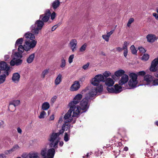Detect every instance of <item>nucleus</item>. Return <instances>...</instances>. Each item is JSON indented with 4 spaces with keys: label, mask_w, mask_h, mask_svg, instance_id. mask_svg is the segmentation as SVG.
<instances>
[{
    "label": "nucleus",
    "mask_w": 158,
    "mask_h": 158,
    "mask_svg": "<svg viewBox=\"0 0 158 158\" xmlns=\"http://www.w3.org/2000/svg\"><path fill=\"white\" fill-rule=\"evenodd\" d=\"M66 65V60L63 57L61 58L60 60V67L61 68L64 69L65 68Z\"/></svg>",
    "instance_id": "obj_29"
},
{
    "label": "nucleus",
    "mask_w": 158,
    "mask_h": 158,
    "mask_svg": "<svg viewBox=\"0 0 158 158\" xmlns=\"http://www.w3.org/2000/svg\"><path fill=\"white\" fill-rule=\"evenodd\" d=\"M146 38L148 41L149 42H153L156 40L155 36L154 35H148Z\"/></svg>",
    "instance_id": "obj_26"
},
{
    "label": "nucleus",
    "mask_w": 158,
    "mask_h": 158,
    "mask_svg": "<svg viewBox=\"0 0 158 158\" xmlns=\"http://www.w3.org/2000/svg\"><path fill=\"white\" fill-rule=\"evenodd\" d=\"M114 90L118 91V93L122 91V87L119 86L118 84H115L114 86Z\"/></svg>",
    "instance_id": "obj_35"
},
{
    "label": "nucleus",
    "mask_w": 158,
    "mask_h": 158,
    "mask_svg": "<svg viewBox=\"0 0 158 158\" xmlns=\"http://www.w3.org/2000/svg\"><path fill=\"white\" fill-rule=\"evenodd\" d=\"M17 131L20 134H22V130L19 127H18L17 128Z\"/></svg>",
    "instance_id": "obj_58"
},
{
    "label": "nucleus",
    "mask_w": 158,
    "mask_h": 158,
    "mask_svg": "<svg viewBox=\"0 0 158 158\" xmlns=\"http://www.w3.org/2000/svg\"><path fill=\"white\" fill-rule=\"evenodd\" d=\"M63 121V118L62 117H60L58 120V123H61Z\"/></svg>",
    "instance_id": "obj_59"
},
{
    "label": "nucleus",
    "mask_w": 158,
    "mask_h": 158,
    "mask_svg": "<svg viewBox=\"0 0 158 158\" xmlns=\"http://www.w3.org/2000/svg\"><path fill=\"white\" fill-rule=\"evenodd\" d=\"M130 79L128 82V85L131 88H134L137 86L138 81L137 80L138 75L136 73H132L129 74Z\"/></svg>",
    "instance_id": "obj_7"
},
{
    "label": "nucleus",
    "mask_w": 158,
    "mask_h": 158,
    "mask_svg": "<svg viewBox=\"0 0 158 158\" xmlns=\"http://www.w3.org/2000/svg\"><path fill=\"white\" fill-rule=\"evenodd\" d=\"M35 57V54L34 53L30 54L27 58V62L28 64H31L32 63L34 60Z\"/></svg>",
    "instance_id": "obj_22"
},
{
    "label": "nucleus",
    "mask_w": 158,
    "mask_h": 158,
    "mask_svg": "<svg viewBox=\"0 0 158 158\" xmlns=\"http://www.w3.org/2000/svg\"><path fill=\"white\" fill-rule=\"evenodd\" d=\"M19 147L18 145H16L14 146L13 148H12L13 152L15 151L18 150H19Z\"/></svg>",
    "instance_id": "obj_47"
},
{
    "label": "nucleus",
    "mask_w": 158,
    "mask_h": 158,
    "mask_svg": "<svg viewBox=\"0 0 158 158\" xmlns=\"http://www.w3.org/2000/svg\"><path fill=\"white\" fill-rule=\"evenodd\" d=\"M49 70V69H47L44 70L41 73V77L44 78L45 76L48 73Z\"/></svg>",
    "instance_id": "obj_33"
},
{
    "label": "nucleus",
    "mask_w": 158,
    "mask_h": 158,
    "mask_svg": "<svg viewBox=\"0 0 158 158\" xmlns=\"http://www.w3.org/2000/svg\"><path fill=\"white\" fill-rule=\"evenodd\" d=\"M69 111L77 118L80 115L81 112V108L78 105H69Z\"/></svg>",
    "instance_id": "obj_8"
},
{
    "label": "nucleus",
    "mask_w": 158,
    "mask_h": 158,
    "mask_svg": "<svg viewBox=\"0 0 158 158\" xmlns=\"http://www.w3.org/2000/svg\"><path fill=\"white\" fill-rule=\"evenodd\" d=\"M23 41V38H20L18 39L16 41L15 44V47H16L18 45H21Z\"/></svg>",
    "instance_id": "obj_34"
},
{
    "label": "nucleus",
    "mask_w": 158,
    "mask_h": 158,
    "mask_svg": "<svg viewBox=\"0 0 158 158\" xmlns=\"http://www.w3.org/2000/svg\"><path fill=\"white\" fill-rule=\"evenodd\" d=\"M69 139V135H68L67 133L65 132L64 133V140L65 142H67Z\"/></svg>",
    "instance_id": "obj_44"
},
{
    "label": "nucleus",
    "mask_w": 158,
    "mask_h": 158,
    "mask_svg": "<svg viewBox=\"0 0 158 158\" xmlns=\"http://www.w3.org/2000/svg\"><path fill=\"white\" fill-rule=\"evenodd\" d=\"M0 69L1 70H5V72H8L10 67L8 66L5 62L2 61L0 62Z\"/></svg>",
    "instance_id": "obj_19"
},
{
    "label": "nucleus",
    "mask_w": 158,
    "mask_h": 158,
    "mask_svg": "<svg viewBox=\"0 0 158 158\" xmlns=\"http://www.w3.org/2000/svg\"><path fill=\"white\" fill-rule=\"evenodd\" d=\"M97 89L95 88H91L89 90L88 93L86 95V96L88 98L90 99L96 96L97 94Z\"/></svg>",
    "instance_id": "obj_17"
},
{
    "label": "nucleus",
    "mask_w": 158,
    "mask_h": 158,
    "mask_svg": "<svg viewBox=\"0 0 158 158\" xmlns=\"http://www.w3.org/2000/svg\"><path fill=\"white\" fill-rule=\"evenodd\" d=\"M32 47V45H31ZM26 45V43H25L23 46L20 45L18 46V50L19 52H17L12 55L13 59L10 62V64L12 66L15 65H18L21 64L22 62V60L20 59L22 57V53L25 50L26 51H30L31 48V46L30 45ZM33 47V46H32Z\"/></svg>",
    "instance_id": "obj_1"
},
{
    "label": "nucleus",
    "mask_w": 158,
    "mask_h": 158,
    "mask_svg": "<svg viewBox=\"0 0 158 158\" xmlns=\"http://www.w3.org/2000/svg\"><path fill=\"white\" fill-rule=\"evenodd\" d=\"M102 37L106 42L109 41V37L106 35H103Z\"/></svg>",
    "instance_id": "obj_49"
},
{
    "label": "nucleus",
    "mask_w": 158,
    "mask_h": 158,
    "mask_svg": "<svg viewBox=\"0 0 158 158\" xmlns=\"http://www.w3.org/2000/svg\"><path fill=\"white\" fill-rule=\"evenodd\" d=\"M0 158H6V156L3 154L0 155Z\"/></svg>",
    "instance_id": "obj_64"
},
{
    "label": "nucleus",
    "mask_w": 158,
    "mask_h": 158,
    "mask_svg": "<svg viewBox=\"0 0 158 158\" xmlns=\"http://www.w3.org/2000/svg\"><path fill=\"white\" fill-rule=\"evenodd\" d=\"M64 123L62 126V129L60 130L59 132L61 134H63L64 131H69L71 128H72L73 126H72L70 123L67 122H64Z\"/></svg>",
    "instance_id": "obj_14"
},
{
    "label": "nucleus",
    "mask_w": 158,
    "mask_h": 158,
    "mask_svg": "<svg viewBox=\"0 0 158 158\" xmlns=\"http://www.w3.org/2000/svg\"><path fill=\"white\" fill-rule=\"evenodd\" d=\"M77 42L75 39L71 40L69 44V46L70 48L73 52L75 51L77 48Z\"/></svg>",
    "instance_id": "obj_16"
},
{
    "label": "nucleus",
    "mask_w": 158,
    "mask_h": 158,
    "mask_svg": "<svg viewBox=\"0 0 158 158\" xmlns=\"http://www.w3.org/2000/svg\"><path fill=\"white\" fill-rule=\"evenodd\" d=\"M149 58V55L147 54H144L142 57V59L144 61L148 60Z\"/></svg>",
    "instance_id": "obj_41"
},
{
    "label": "nucleus",
    "mask_w": 158,
    "mask_h": 158,
    "mask_svg": "<svg viewBox=\"0 0 158 158\" xmlns=\"http://www.w3.org/2000/svg\"><path fill=\"white\" fill-rule=\"evenodd\" d=\"M46 115V113L44 111H42L40 112V115L38 117L40 119L43 118Z\"/></svg>",
    "instance_id": "obj_39"
},
{
    "label": "nucleus",
    "mask_w": 158,
    "mask_h": 158,
    "mask_svg": "<svg viewBox=\"0 0 158 158\" xmlns=\"http://www.w3.org/2000/svg\"><path fill=\"white\" fill-rule=\"evenodd\" d=\"M60 4V2L57 0H55L52 3V7L54 9L57 8Z\"/></svg>",
    "instance_id": "obj_31"
},
{
    "label": "nucleus",
    "mask_w": 158,
    "mask_h": 158,
    "mask_svg": "<svg viewBox=\"0 0 158 158\" xmlns=\"http://www.w3.org/2000/svg\"><path fill=\"white\" fill-rule=\"evenodd\" d=\"M74 57V55L72 54L68 58V61L69 64L71 63L73 61V59Z\"/></svg>",
    "instance_id": "obj_45"
},
{
    "label": "nucleus",
    "mask_w": 158,
    "mask_h": 158,
    "mask_svg": "<svg viewBox=\"0 0 158 158\" xmlns=\"http://www.w3.org/2000/svg\"><path fill=\"white\" fill-rule=\"evenodd\" d=\"M10 58V56L8 55H6L5 56V60H7Z\"/></svg>",
    "instance_id": "obj_60"
},
{
    "label": "nucleus",
    "mask_w": 158,
    "mask_h": 158,
    "mask_svg": "<svg viewBox=\"0 0 158 158\" xmlns=\"http://www.w3.org/2000/svg\"><path fill=\"white\" fill-rule=\"evenodd\" d=\"M50 15L51 12L48 9L47 10L44 14L40 15V19L44 23L46 22L48 20Z\"/></svg>",
    "instance_id": "obj_12"
},
{
    "label": "nucleus",
    "mask_w": 158,
    "mask_h": 158,
    "mask_svg": "<svg viewBox=\"0 0 158 158\" xmlns=\"http://www.w3.org/2000/svg\"><path fill=\"white\" fill-rule=\"evenodd\" d=\"M111 73L109 71H106L103 73V76L104 77L106 78L110 76L111 75Z\"/></svg>",
    "instance_id": "obj_43"
},
{
    "label": "nucleus",
    "mask_w": 158,
    "mask_h": 158,
    "mask_svg": "<svg viewBox=\"0 0 158 158\" xmlns=\"http://www.w3.org/2000/svg\"><path fill=\"white\" fill-rule=\"evenodd\" d=\"M123 55L125 57H126L127 55V53L128 52V49L127 50H123Z\"/></svg>",
    "instance_id": "obj_54"
},
{
    "label": "nucleus",
    "mask_w": 158,
    "mask_h": 158,
    "mask_svg": "<svg viewBox=\"0 0 158 158\" xmlns=\"http://www.w3.org/2000/svg\"><path fill=\"white\" fill-rule=\"evenodd\" d=\"M64 122L69 123L72 122L74 123L76 121L77 118L69 110L64 116Z\"/></svg>",
    "instance_id": "obj_9"
},
{
    "label": "nucleus",
    "mask_w": 158,
    "mask_h": 158,
    "mask_svg": "<svg viewBox=\"0 0 158 158\" xmlns=\"http://www.w3.org/2000/svg\"><path fill=\"white\" fill-rule=\"evenodd\" d=\"M20 104V101L19 100H16L13 101L12 102L10 103L9 105H13L15 107L18 106Z\"/></svg>",
    "instance_id": "obj_37"
},
{
    "label": "nucleus",
    "mask_w": 158,
    "mask_h": 158,
    "mask_svg": "<svg viewBox=\"0 0 158 158\" xmlns=\"http://www.w3.org/2000/svg\"><path fill=\"white\" fill-rule=\"evenodd\" d=\"M106 89L108 92L110 93L118 94L119 92H118V91L114 90V88L113 87H107Z\"/></svg>",
    "instance_id": "obj_30"
},
{
    "label": "nucleus",
    "mask_w": 158,
    "mask_h": 158,
    "mask_svg": "<svg viewBox=\"0 0 158 158\" xmlns=\"http://www.w3.org/2000/svg\"><path fill=\"white\" fill-rule=\"evenodd\" d=\"M125 71L122 69L118 70L114 72V75L117 77H119L124 74Z\"/></svg>",
    "instance_id": "obj_24"
},
{
    "label": "nucleus",
    "mask_w": 158,
    "mask_h": 158,
    "mask_svg": "<svg viewBox=\"0 0 158 158\" xmlns=\"http://www.w3.org/2000/svg\"><path fill=\"white\" fill-rule=\"evenodd\" d=\"M87 44H84L82 45L79 49V51L80 52H83L86 49Z\"/></svg>",
    "instance_id": "obj_40"
},
{
    "label": "nucleus",
    "mask_w": 158,
    "mask_h": 158,
    "mask_svg": "<svg viewBox=\"0 0 158 158\" xmlns=\"http://www.w3.org/2000/svg\"><path fill=\"white\" fill-rule=\"evenodd\" d=\"M95 77L99 82L102 81L105 82L104 77L103 76L102 74L97 75L95 76Z\"/></svg>",
    "instance_id": "obj_28"
},
{
    "label": "nucleus",
    "mask_w": 158,
    "mask_h": 158,
    "mask_svg": "<svg viewBox=\"0 0 158 158\" xmlns=\"http://www.w3.org/2000/svg\"><path fill=\"white\" fill-rule=\"evenodd\" d=\"M99 81L94 77L92 79L91 83L94 86H98L99 85Z\"/></svg>",
    "instance_id": "obj_32"
},
{
    "label": "nucleus",
    "mask_w": 158,
    "mask_h": 158,
    "mask_svg": "<svg viewBox=\"0 0 158 158\" xmlns=\"http://www.w3.org/2000/svg\"><path fill=\"white\" fill-rule=\"evenodd\" d=\"M54 119V115H52L50 117L49 120H53Z\"/></svg>",
    "instance_id": "obj_61"
},
{
    "label": "nucleus",
    "mask_w": 158,
    "mask_h": 158,
    "mask_svg": "<svg viewBox=\"0 0 158 158\" xmlns=\"http://www.w3.org/2000/svg\"><path fill=\"white\" fill-rule=\"evenodd\" d=\"M58 27V26L57 25H55L53 26L52 28V31H53L55 30Z\"/></svg>",
    "instance_id": "obj_57"
},
{
    "label": "nucleus",
    "mask_w": 158,
    "mask_h": 158,
    "mask_svg": "<svg viewBox=\"0 0 158 158\" xmlns=\"http://www.w3.org/2000/svg\"><path fill=\"white\" fill-rule=\"evenodd\" d=\"M89 64H90L89 63V62H88L86 64L84 65L83 66V67H82L83 69L84 70L87 69L88 68V67L89 66Z\"/></svg>",
    "instance_id": "obj_50"
},
{
    "label": "nucleus",
    "mask_w": 158,
    "mask_h": 158,
    "mask_svg": "<svg viewBox=\"0 0 158 158\" xmlns=\"http://www.w3.org/2000/svg\"><path fill=\"white\" fill-rule=\"evenodd\" d=\"M9 75L8 72H5L4 73L0 76V84L3 83L5 81L6 76Z\"/></svg>",
    "instance_id": "obj_23"
},
{
    "label": "nucleus",
    "mask_w": 158,
    "mask_h": 158,
    "mask_svg": "<svg viewBox=\"0 0 158 158\" xmlns=\"http://www.w3.org/2000/svg\"><path fill=\"white\" fill-rule=\"evenodd\" d=\"M49 107L50 105L48 102H44L42 104V109L44 110H48Z\"/></svg>",
    "instance_id": "obj_27"
},
{
    "label": "nucleus",
    "mask_w": 158,
    "mask_h": 158,
    "mask_svg": "<svg viewBox=\"0 0 158 158\" xmlns=\"http://www.w3.org/2000/svg\"><path fill=\"white\" fill-rule=\"evenodd\" d=\"M131 52L132 54H135L137 53V51L135 49L134 50H133L131 51Z\"/></svg>",
    "instance_id": "obj_62"
},
{
    "label": "nucleus",
    "mask_w": 158,
    "mask_h": 158,
    "mask_svg": "<svg viewBox=\"0 0 158 158\" xmlns=\"http://www.w3.org/2000/svg\"><path fill=\"white\" fill-rule=\"evenodd\" d=\"M95 89H97V93H100L103 90V86L101 84H99Z\"/></svg>",
    "instance_id": "obj_36"
},
{
    "label": "nucleus",
    "mask_w": 158,
    "mask_h": 158,
    "mask_svg": "<svg viewBox=\"0 0 158 158\" xmlns=\"http://www.w3.org/2000/svg\"><path fill=\"white\" fill-rule=\"evenodd\" d=\"M153 16L154 17L156 20H158V14H156V13H153Z\"/></svg>",
    "instance_id": "obj_56"
},
{
    "label": "nucleus",
    "mask_w": 158,
    "mask_h": 158,
    "mask_svg": "<svg viewBox=\"0 0 158 158\" xmlns=\"http://www.w3.org/2000/svg\"><path fill=\"white\" fill-rule=\"evenodd\" d=\"M134 21V19L133 18H130L127 23V26L128 27H129L131 24Z\"/></svg>",
    "instance_id": "obj_46"
},
{
    "label": "nucleus",
    "mask_w": 158,
    "mask_h": 158,
    "mask_svg": "<svg viewBox=\"0 0 158 158\" xmlns=\"http://www.w3.org/2000/svg\"><path fill=\"white\" fill-rule=\"evenodd\" d=\"M81 87L80 84L78 81H74L71 86L70 90L71 91L73 92L78 90Z\"/></svg>",
    "instance_id": "obj_15"
},
{
    "label": "nucleus",
    "mask_w": 158,
    "mask_h": 158,
    "mask_svg": "<svg viewBox=\"0 0 158 158\" xmlns=\"http://www.w3.org/2000/svg\"><path fill=\"white\" fill-rule=\"evenodd\" d=\"M158 56L157 58L154 59L152 62L151 66L150 68L151 71L154 72L157 71L155 73L154 75L157 77H158Z\"/></svg>",
    "instance_id": "obj_10"
},
{
    "label": "nucleus",
    "mask_w": 158,
    "mask_h": 158,
    "mask_svg": "<svg viewBox=\"0 0 158 158\" xmlns=\"http://www.w3.org/2000/svg\"><path fill=\"white\" fill-rule=\"evenodd\" d=\"M25 39V43H26V45L31 46V47L33 48H34L36 44L37 41L34 39L35 38L34 35L32 33L28 32L26 33L24 35V37Z\"/></svg>",
    "instance_id": "obj_2"
},
{
    "label": "nucleus",
    "mask_w": 158,
    "mask_h": 158,
    "mask_svg": "<svg viewBox=\"0 0 158 158\" xmlns=\"http://www.w3.org/2000/svg\"><path fill=\"white\" fill-rule=\"evenodd\" d=\"M129 77L127 74H124L121 77L120 80L119 81V84L122 85L126 83L128 81Z\"/></svg>",
    "instance_id": "obj_18"
},
{
    "label": "nucleus",
    "mask_w": 158,
    "mask_h": 158,
    "mask_svg": "<svg viewBox=\"0 0 158 158\" xmlns=\"http://www.w3.org/2000/svg\"><path fill=\"white\" fill-rule=\"evenodd\" d=\"M44 25V23L41 20H37L35 23V26L32 25L31 27V31L35 35L38 34Z\"/></svg>",
    "instance_id": "obj_5"
},
{
    "label": "nucleus",
    "mask_w": 158,
    "mask_h": 158,
    "mask_svg": "<svg viewBox=\"0 0 158 158\" xmlns=\"http://www.w3.org/2000/svg\"><path fill=\"white\" fill-rule=\"evenodd\" d=\"M55 154V150L53 148L49 149L48 150L46 148H42L40 154L44 158H53Z\"/></svg>",
    "instance_id": "obj_4"
},
{
    "label": "nucleus",
    "mask_w": 158,
    "mask_h": 158,
    "mask_svg": "<svg viewBox=\"0 0 158 158\" xmlns=\"http://www.w3.org/2000/svg\"><path fill=\"white\" fill-rule=\"evenodd\" d=\"M5 124V123L4 121H1V122H0V127H2L3 125Z\"/></svg>",
    "instance_id": "obj_63"
},
{
    "label": "nucleus",
    "mask_w": 158,
    "mask_h": 158,
    "mask_svg": "<svg viewBox=\"0 0 158 158\" xmlns=\"http://www.w3.org/2000/svg\"><path fill=\"white\" fill-rule=\"evenodd\" d=\"M129 44V43L127 42V41H125L124 42L123 47H122L123 49V50H127V46Z\"/></svg>",
    "instance_id": "obj_42"
},
{
    "label": "nucleus",
    "mask_w": 158,
    "mask_h": 158,
    "mask_svg": "<svg viewBox=\"0 0 158 158\" xmlns=\"http://www.w3.org/2000/svg\"><path fill=\"white\" fill-rule=\"evenodd\" d=\"M143 80L146 83L144 85L149 86L158 85V79L154 80L153 77L150 75L148 74L145 76Z\"/></svg>",
    "instance_id": "obj_6"
},
{
    "label": "nucleus",
    "mask_w": 158,
    "mask_h": 158,
    "mask_svg": "<svg viewBox=\"0 0 158 158\" xmlns=\"http://www.w3.org/2000/svg\"><path fill=\"white\" fill-rule=\"evenodd\" d=\"M62 76L61 74H59L56 78L55 81V84L56 85L59 84L62 81Z\"/></svg>",
    "instance_id": "obj_25"
},
{
    "label": "nucleus",
    "mask_w": 158,
    "mask_h": 158,
    "mask_svg": "<svg viewBox=\"0 0 158 158\" xmlns=\"http://www.w3.org/2000/svg\"><path fill=\"white\" fill-rule=\"evenodd\" d=\"M114 32V30H112L110 31L107 33V34L106 35L109 37L110 36L113 34Z\"/></svg>",
    "instance_id": "obj_55"
},
{
    "label": "nucleus",
    "mask_w": 158,
    "mask_h": 158,
    "mask_svg": "<svg viewBox=\"0 0 158 158\" xmlns=\"http://www.w3.org/2000/svg\"><path fill=\"white\" fill-rule=\"evenodd\" d=\"M146 74V73L144 71H139L137 73V75L140 76H144Z\"/></svg>",
    "instance_id": "obj_48"
},
{
    "label": "nucleus",
    "mask_w": 158,
    "mask_h": 158,
    "mask_svg": "<svg viewBox=\"0 0 158 158\" xmlns=\"http://www.w3.org/2000/svg\"><path fill=\"white\" fill-rule=\"evenodd\" d=\"M20 78V75L18 73H15L13 74L12 77L13 81L15 83L19 82Z\"/></svg>",
    "instance_id": "obj_21"
},
{
    "label": "nucleus",
    "mask_w": 158,
    "mask_h": 158,
    "mask_svg": "<svg viewBox=\"0 0 158 158\" xmlns=\"http://www.w3.org/2000/svg\"><path fill=\"white\" fill-rule=\"evenodd\" d=\"M30 158H39V154L37 152L31 153L29 156Z\"/></svg>",
    "instance_id": "obj_38"
},
{
    "label": "nucleus",
    "mask_w": 158,
    "mask_h": 158,
    "mask_svg": "<svg viewBox=\"0 0 158 158\" xmlns=\"http://www.w3.org/2000/svg\"><path fill=\"white\" fill-rule=\"evenodd\" d=\"M116 51L118 52H121L123 50L122 48L118 47L116 48Z\"/></svg>",
    "instance_id": "obj_52"
},
{
    "label": "nucleus",
    "mask_w": 158,
    "mask_h": 158,
    "mask_svg": "<svg viewBox=\"0 0 158 158\" xmlns=\"http://www.w3.org/2000/svg\"><path fill=\"white\" fill-rule=\"evenodd\" d=\"M89 99L88 98L85 96V98L83 99L80 102L81 109L82 110H85V111L87 110L89 107Z\"/></svg>",
    "instance_id": "obj_11"
},
{
    "label": "nucleus",
    "mask_w": 158,
    "mask_h": 158,
    "mask_svg": "<svg viewBox=\"0 0 158 158\" xmlns=\"http://www.w3.org/2000/svg\"><path fill=\"white\" fill-rule=\"evenodd\" d=\"M51 16V19L52 20H53L55 18L56 16V14L55 12H53L51 15L50 16Z\"/></svg>",
    "instance_id": "obj_51"
},
{
    "label": "nucleus",
    "mask_w": 158,
    "mask_h": 158,
    "mask_svg": "<svg viewBox=\"0 0 158 158\" xmlns=\"http://www.w3.org/2000/svg\"><path fill=\"white\" fill-rule=\"evenodd\" d=\"M61 133L59 131L57 133H52L50 135L48 139L49 145L51 148H57V145L60 140L59 135Z\"/></svg>",
    "instance_id": "obj_3"
},
{
    "label": "nucleus",
    "mask_w": 158,
    "mask_h": 158,
    "mask_svg": "<svg viewBox=\"0 0 158 158\" xmlns=\"http://www.w3.org/2000/svg\"><path fill=\"white\" fill-rule=\"evenodd\" d=\"M139 50L140 52L142 53H144L146 52L145 49L142 47L139 48Z\"/></svg>",
    "instance_id": "obj_53"
},
{
    "label": "nucleus",
    "mask_w": 158,
    "mask_h": 158,
    "mask_svg": "<svg viewBox=\"0 0 158 158\" xmlns=\"http://www.w3.org/2000/svg\"><path fill=\"white\" fill-rule=\"evenodd\" d=\"M82 98V96L80 94H78L76 95L73 99V101L69 103V105H77Z\"/></svg>",
    "instance_id": "obj_13"
},
{
    "label": "nucleus",
    "mask_w": 158,
    "mask_h": 158,
    "mask_svg": "<svg viewBox=\"0 0 158 158\" xmlns=\"http://www.w3.org/2000/svg\"><path fill=\"white\" fill-rule=\"evenodd\" d=\"M105 82L106 85L108 87L112 86L114 83V81L110 78H107L105 81Z\"/></svg>",
    "instance_id": "obj_20"
}]
</instances>
